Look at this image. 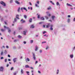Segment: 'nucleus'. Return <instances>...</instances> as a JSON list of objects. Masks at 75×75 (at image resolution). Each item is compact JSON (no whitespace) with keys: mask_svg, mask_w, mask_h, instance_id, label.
Returning a JSON list of instances; mask_svg holds the SVG:
<instances>
[{"mask_svg":"<svg viewBox=\"0 0 75 75\" xmlns=\"http://www.w3.org/2000/svg\"><path fill=\"white\" fill-rule=\"evenodd\" d=\"M52 18L53 20H54V18H55V16H52Z\"/></svg>","mask_w":75,"mask_h":75,"instance_id":"obj_13","label":"nucleus"},{"mask_svg":"<svg viewBox=\"0 0 75 75\" xmlns=\"http://www.w3.org/2000/svg\"><path fill=\"white\" fill-rule=\"evenodd\" d=\"M73 21H75V18H74L73 19Z\"/></svg>","mask_w":75,"mask_h":75,"instance_id":"obj_59","label":"nucleus"},{"mask_svg":"<svg viewBox=\"0 0 75 75\" xmlns=\"http://www.w3.org/2000/svg\"><path fill=\"white\" fill-rule=\"evenodd\" d=\"M38 72L39 74H41V72L40 71H38Z\"/></svg>","mask_w":75,"mask_h":75,"instance_id":"obj_47","label":"nucleus"},{"mask_svg":"<svg viewBox=\"0 0 75 75\" xmlns=\"http://www.w3.org/2000/svg\"><path fill=\"white\" fill-rule=\"evenodd\" d=\"M16 21H17V19L15 18L14 19V22H16Z\"/></svg>","mask_w":75,"mask_h":75,"instance_id":"obj_40","label":"nucleus"},{"mask_svg":"<svg viewBox=\"0 0 75 75\" xmlns=\"http://www.w3.org/2000/svg\"><path fill=\"white\" fill-rule=\"evenodd\" d=\"M35 51H37V50H38V47H37V46H36L35 47Z\"/></svg>","mask_w":75,"mask_h":75,"instance_id":"obj_10","label":"nucleus"},{"mask_svg":"<svg viewBox=\"0 0 75 75\" xmlns=\"http://www.w3.org/2000/svg\"><path fill=\"white\" fill-rule=\"evenodd\" d=\"M4 28H7V27H6V26H4Z\"/></svg>","mask_w":75,"mask_h":75,"instance_id":"obj_64","label":"nucleus"},{"mask_svg":"<svg viewBox=\"0 0 75 75\" xmlns=\"http://www.w3.org/2000/svg\"><path fill=\"white\" fill-rule=\"evenodd\" d=\"M29 66L28 65H26L25 66V68H29Z\"/></svg>","mask_w":75,"mask_h":75,"instance_id":"obj_15","label":"nucleus"},{"mask_svg":"<svg viewBox=\"0 0 75 75\" xmlns=\"http://www.w3.org/2000/svg\"><path fill=\"white\" fill-rule=\"evenodd\" d=\"M29 4L30 5V6H32V4H31V3L30 2H29Z\"/></svg>","mask_w":75,"mask_h":75,"instance_id":"obj_41","label":"nucleus"},{"mask_svg":"<svg viewBox=\"0 0 75 75\" xmlns=\"http://www.w3.org/2000/svg\"><path fill=\"white\" fill-rule=\"evenodd\" d=\"M43 43H46V42H42V44H43Z\"/></svg>","mask_w":75,"mask_h":75,"instance_id":"obj_48","label":"nucleus"},{"mask_svg":"<svg viewBox=\"0 0 75 75\" xmlns=\"http://www.w3.org/2000/svg\"><path fill=\"white\" fill-rule=\"evenodd\" d=\"M67 6H70L71 7L72 6L70 4H69L68 3L67 4Z\"/></svg>","mask_w":75,"mask_h":75,"instance_id":"obj_8","label":"nucleus"},{"mask_svg":"<svg viewBox=\"0 0 75 75\" xmlns=\"http://www.w3.org/2000/svg\"><path fill=\"white\" fill-rule=\"evenodd\" d=\"M7 59H5V62H7Z\"/></svg>","mask_w":75,"mask_h":75,"instance_id":"obj_36","label":"nucleus"},{"mask_svg":"<svg viewBox=\"0 0 75 75\" xmlns=\"http://www.w3.org/2000/svg\"><path fill=\"white\" fill-rule=\"evenodd\" d=\"M13 61L14 62H15L16 61V58H14L13 59Z\"/></svg>","mask_w":75,"mask_h":75,"instance_id":"obj_18","label":"nucleus"},{"mask_svg":"<svg viewBox=\"0 0 75 75\" xmlns=\"http://www.w3.org/2000/svg\"><path fill=\"white\" fill-rule=\"evenodd\" d=\"M40 52H42V50H40Z\"/></svg>","mask_w":75,"mask_h":75,"instance_id":"obj_60","label":"nucleus"},{"mask_svg":"<svg viewBox=\"0 0 75 75\" xmlns=\"http://www.w3.org/2000/svg\"><path fill=\"white\" fill-rule=\"evenodd\" d=\"M29 21L30 23H31L32 22V18H30L29 19Z\"/></svg>","mask_w":75,"mask_h":75,"instance_id":"obj_14","label":"nucleus"},{"mask_svg":"<svg viewBox=\"0 0 75 75\" xmlns=\"http://www.w3.org/2000/svg\"><path fill=\"white\" fill-rule=\"evenodd\" d=\"M68 17H71V16L70 15H68Z\"/></svg>","mask_w":75,"mask_h":75,"instance_id":"obj_55","label":"nucleus"},{"mask_svg":"<svg viewBox=\"0 0 75 75\" xmlns=\"http://www.w3.org/2000/svg\"><path fill=\"white\" fill-rule=\"evenodd\" d=\"M3 52H2L1 53V55H3Z\"/></svg>","mask_w":75,"mask_h":75,"instance_id":"obj_35","label":"nucleus"},{"mask_svg":"<svg viewBox=\"0 0 75 75\" xmlns=\"http://www.w3.org/2000/svg\"><path fill=\"white\" fill-rule=\"evenodd\" d=\"M30 28H34V25H32L30 27Z\"/></svg>","mask_w":75,"mask_h":75,"instance_id":"obj_16","label":"nucleus"},{"mask_svg":"<svg viewBox=\"0 0 75 75\" xmlns=\"http://www.w3.org/2000/svg\"><path fill=\"white\" fill-rule=\"evenodd\" d=\"M48 47H47L46 48V50H47L48 49Z\"/></svg>","mask_w":75,"mask_h":75,"instance_id":"obj_61","label":"nucleus"},{"mask_svg":"<svg viewBox=\"0 0 75 75\" xmlns=\"http://www.w3.org/2000/svg\"><path fill=\"white\" fill-rule=\"evenodd\" d=\"M26 72L27 74H29V71H26Z\"/></svg>","mask_w":75,"mask_h":75,"instance_id":"obj_43","label":"nucleus"},{"mask_svg":"<svg viewBox=\"0 0 75 75\" xmlns=\"http://www.w3.org/2000/svg\"><path fill=\"white\" fill-rule=\"evenodd\" d=\"M70 57L71 58H72L74 57V55L73 54H71L70 55Z\"/></svg>","mask_w":75,"mask_h":75,"instance_id":"obj_9","label":"nucleus"},{"mask_svg":"<svg viewBox=\"0 0 75 75\" xmlns=\"http://www.w3.org/2000/svg\"><path fill=\"white\" fill-rule=\"evenodd\" d=\"M7 29H8V33H10L11 32V30H10V29L8 27H7Z\"/></svg>","mask_w":75,"mask_h":75,"instance_id":"obj_5","label":"nucleus"},{"mask_svg":"<svg viewBox=\"0 0 75 75\" xmlns=\"http://www.w3.org/2000/svg\"><path fill=\"white\" fill-rule=\"evenodd\" d=\"M6 48H8V46H6Z\"/></svg>","mask_w":75,"mask_h":75,"instance_id":"obj_51","label":"nucleus"},{"mask_svg":"<svg viewBox=\"0 0 75 75\" xmlns=\"http://www.w3.org/2000/svg\"><path fill=\"white\" fill-rule=\"evenodd\" d=\"M21 74L23 73V69H21Z\"/></svg>","mask_w":75,"mask_h":75,"instance_id":"obj_34","label":"nucleus"},{"mask_svg":"<svg viewBox=\"0 0 75 75\" xmlns=\"http://www.w3.org/2000/svg\"><path fill=\"white\" fill-rule=\"evenodd\" d=\"M23 8H21V10L22 11H23Z\"/></svg>","mask_w":75,"mask_h":75,"instance_id":"obj_49","label":"nucleus"},{"mask_svg":"<svg viewBox=\"0 0 75 75\" xmlns=\"http://www.w3.org/2000/svg\"><path fill=\"white\" fill-rule=\"evenodd\" d=\"M18 38H21L22 37H21V36H20V35H19L18 36Z\"/></svg>","mask_w":75,"mask_h":75,"instance_id":"obj_26","label":"nucleus"},{"mask_svg":"<svg viewBox=\"0 0 75 75\" xmlns=\"http://www.w3.org/2000/svg\"><path fill=\"white\" fill-rule=\"evenodd\" d=\"M50 2L51 3H52V4H53V5H54V3L53 2H52V1H50Z\"/></svg>","mask_w":75,"mask_h":75,"instance_id":"obj_12","label":"nucleus"},{"mask_svg":"<svg viewBox=\"0 0 75 75\" xmlns=\"http://www.w3.org/2000/svg\"><path fill=\"white\" fill-rule=\"evenodd\" d=\"M15 34H16V32H14L13 33V34L14 35H15Z\"/></svg>","mask_w":75,"mask_h":75,"instance_id":"obj_53","label":"nucleus"},{"mask_svg":"<svg viewBox=\"0 0 75 75\" xmlns=\"http://www.w3.org/2000/svg\"><path fill=\"white\" fill-rule=\"evenodd\" d=\"M24 17L25 18H27V16L26 15H24Z\"/></svg>","mask_w":75,"mask_h":75,"instance_id":"obj_27","label":"nucleus"},{"mask_svg":"<svg viewBox=\"0 0 75 75\" xmlns=\"http://www.w3.org/2000/svg\"><path fill=\"white\" fill-rule=\"evenodd\" d=\"M33 42V40H31L30 41V43H32Z\"/></svg>","mask_w":75,"mask_h":75,"instance_id":"obj_37","label":"nucleus"},{"mask_svg":"<svg viewBox=\"0 0 75 75\" xmlns=\"http://www.w3.org/2000/svg\"><path fill=\"white\" fill-rule=\"evenodd\" d=\"M38 63V62L37 61H36L35 62V64H37Z\"/></svg>","mask_w":75,"mask_h":75,"instance_id":"obj_50","label":"nucleus"},{"mask_svg":"<svg viewBox=\"0 0 75 75\" xmlns=\"http://www.w3.org/2000/svg\"><path fill=\"white\" fill-rule=\"evenodd\" d=\"M0 3L1 4L3 5V6H6V4L4 3V2H3V1L1 2Z\"/></svg>","mask_w":75,"mask_h":75,"instance_id":"obj_1","label":"nucleus"},{"mask_svg":"<svg viewBox=\"0 0 75 75\" xmlns=\"http://www.w3.org/2000/svg\"><path fill=\"white\" fill-rule=\"evenodd\" d=\"M1 59H3V57H1Z\"/></svg>","mask_w":75,"mask_h":75,"instance_id":"obj_58","label":"nucleus"},{"mask_svg":"<svg viewBox=\"0 0 75 75\" xmlns=\"http://www.w3.org/2000/svg\"><path fill=\"white\" fill-rule=\"evenodd\" d=\"M37 4H39L40 3V2L39 1H37Z\"/></svg>","mask_w":75,"mask_h":75,"instance_id":"obj_28","label":"nucleus"},{"mask_svg":"<svg viewBox=\"0 0 75 75\" xmlns=\"http://www.w3.org/2000/svg\"><path fill=\"white\" fill-rule=\"evenodd\" d=\"M33 57L34 58V59L35 60V54H33Z\"/></svg>","mask_w":75,"mask_h":75,"instance_id":"obj_6","label":"nucleus"},{"mask_svg":"<svg viewBox=\"0 0 75 75\" xmlns=\"http://www.w3.org/2000/svg\"><path fill=\"white\" fill-rule=\"evenodd\" d=\"M9 66V65L8 64H7L6 67H8Z\"/></svg>","mask_w":75,"mask_h":75,"instance_id":"obj_56","label":"nucleus"},{"mask_svg":"<svg viewBox=\"0 0 75 75\" xmlns=\"http://www.w3.org/2000/svg\"><path fill=\"white\" fill-rule=\"evenodd\" d=\"M70 22V19H68L67 20V22L68 23H69Z\"/></svg>","mask_w":75,"mask_h":75,"instance_id":"obj_23","label":"nucleus"},{"mask_svg":"<svg viewBox=\"0 0 75 75\" xmlns=\"http://www.w3.org/2000/svg\"><path fill=\"white\" fill-rule=\"evenodd\" d=\"M13 67H12L11 69V71H12V70H13Z\"/></svg>","mask_w":75,"mask_h":75,"instance_id":"obj_38","label":"nucleus"},{"mask_svg":"<svg viewBox=\"0 0 75 75\" xmlns=\"http://www.w3.org/2000/svg\"><path fill=\"white\" fill-rule=\"evenodd\" d=\"M23 9H24V10H26V11H27V9H26V8H23Z\"/></svg>","mask_w":75,"mask_h":75,"instance_id":"obj_21","label":"nucleus"},{"mask_svg":"<svg viewBox=\"0 0 75 75\" xmlns=\"http://www.w3.org/2000/svg\"><path fill=\"white\" fill-rule=\"evenodd\" d=\"M8 57H9V58H10V57H11L10 55H9V54L8 55Z\"/></svg>","mask_w":75,"mask_h":75,"instance_id":"obj_45","label":"nucleus"},{"mask_svg":"<svg viewBox=\"0 0 75 75\" xmlns=\"http://www.w3.org/2000/svg\"><path fill=\"white\" fill-rule=\"evenodd\" d=\"M14 42H17L16 40H15L14 41Z\"/></svg>","mask_w":75,"mask_h":75,"instance_id":"obj_62","label":"nucleus"},{"mask_svg":"<svg viewBox=\"0 0 75 75\" xmlns=\"http://www.w3.org/2000/svg\"><path fill=\"white\" fill-rule=\"evenodd\" d=\"M50 27V23H48L47 25H46V28H48Z\"/></svg>","mask_w":75,"mask_h":75,"instance_id":"obj_3","label":"nucleus"},{"mask_svg":"<svg viewBox=\"0 0 75 75\" xmlns=\"http://www.w3.org/2000/svg\"><path fill=\"white\" fill-rule=\"evenodd\" d=\"M35 6L36 7H39V6H38V5L37 4H35Z\"/></svg>","mask_w":75,"mask_h":75,"instance_id":"obj_24","label":"nucleus"},{"mask_svg":"<svg viewBox=\"0 0 75 75\" xmlns=\"http://www.w3.org/2000/svg\"><path fill=\"white\" fill-rule=\"evenodd\" d=\"M15 2L16 4H20V2H19L17 1H15Z\"/></svg>","mask_w":75,"mask_h":75,"instance_id":"obj_4","label":"nucleus"},{"mask_svg":"<svg viewBox=\"0 0 75 75\" xmlns=\"http://www.w3.org/2000/svg\"><path fill=\"white\" fill-rule=\"evenodd\" d=\"M45 18L46 19H48V17L47 16H45Z\"/></svg>","mask_w":75,"mask_h":75,"instance_id":"obj_31","label":"nucleus"},{"mask_svg":"<svg viewBox=\"0 0 75 75\" xmlns=\"http://www.w3.org/2000/svg\"><path fill=\"white\" fill-rule=\"evenodd\" d=\"M40 18L41 20H45V19L43 17H41Z\"/></svg>","mask_w":75,"mask_h":75,"instance_id":"obj_19","label":"nucleus"},{"mask_svg":"<svg viewBox=\"0 0 75 75\" xmlns=\"http://www.w3.org/2000/svg\"><path fill=\"white\" fill-rule=\"evenodd\" d=\"M59 73V70H57V74H58Z\"/></svg>","mask_w":75,"mask_h":75,"instance_id":"obj_25","label":"nucleus"},{"mask_svg":"<svg viewBox=\"0 0 75 75\" xmlns=\"http://www.w3.org/2000/svg\"><path fill=\"white\" fill-rule=\"evenodd\" d=\"M1 31L4 32L5 31V30L3 29H1Z\"/></svg>","mask_w":75,"mask_h":75,"instance_id":"obj_20","label":"nucleus"},{"mask_svg":"<svg viewBox=\"0 0 75 75\" xmlns=\"http://www.w3.org/2000/svg\"><path fill=\"white\" fill-rule=\"evenodd\" d=\"M25 61L26 62H27L28 61H30V59L28 58H27L26 59H25Z\"/></svg>","mask_w":75,"mask_h":75,"instance_id":"obj_7","label":"nucleus"},{"mask_svg":"<svg viewBox=\"0 0 75 75\" xmlns=\"http://www.w3.org/2000/svg\"><path fill=\"white\" fill-rule=\"evenodd\" d=\"M23 33H24V34L25 35V34H26V32H25L24 31H23Z\"/></svg>","mask_w":75,"mask_h":75,"instance_id":"obj_39","label":"nucleus"},{"mask_svg":"<svg viewBox=\"0 0 75 75\" xmlns=\"http://www.w3.org/2000/svg\"><path fill=\"white\" fill-rule=\"evenodd\" d=\"M51 27H53V25H51Z\"/></svg>","mask_w":75,"mask_h":75,"instance_id":"obj_57","label":"nucleus"},{"mask_svg":"<svg viewBox=\"0 0 75 75\" xmlns=\"http://www.w3.org/2000/svg\"><path fill=\"white\" fill-rule=\"evenodd\" d=\"M4 53L5 54H7V51H6V50H5Z\"/></svg>","mask_w":75,"mask_h":75,"instance_id":"obj_22","label":"nucleus"},{"mask_svg":"<svg viewBox=\"0 0 75 75\" xmlns=\"http://www.w3.org/2000/svg\"><path fill=\"white\" fill-rule=\"evenodd\" d=\"M50 30H53V28H52V27H51L50 28Z\"/></svg>","mask_w":75,"mask_h":75,"instance_id":"obj_30","label":"nucleus"},{"mask_svg":"<svg viewBox=\"0 0 75 75\" xmlns=\"http://www.w3.org/2000/svg\"><path fill=\"white\" fill-rule=\"evenodd\" d=\"M3 71V67H0V71Z\"/></svg>","mask_w":75,"mask_h":75,"instance_id":"obj_2","label":"nucleus"},{"mask_svg":"<svg viewBox=\"0 0 75 75\" xmlns=\"http://www.w3.org/2000/svg\"><path fill=\"white\" fill-rule=\"evenodd\" d=\"M5 23V24H6V25H7V23H6V21L4 22Z\"/></svg>","mask_w":75,"mask_h":75,"instance_id":"obj_52","label":"nucleus"},{"mask_svg":"<svg viewBox=\"0 0 75 75\" xmlns=\"http://www.w3.org/2000/svg\"><path fill=\"white\" fill-rule=\"evenodd\" d=\"M40 15H38V18H40Z\"/></svg>","mask_w":75,"mask_h":75,"instance_id":"obj_32","label":"nucleus"},{"mask_svg":"<svg viewBox=\"0 0 75 75\" xmlns=\"http://www.w3.org/2000/svg\"><path fill=\"white\" fill-rule=\"evenodd\" d=\"M47 10H51V7L50 6L49 7L47 8Z\"/></svg>","mask_w":75,"mask_h":75,"instance_id":"obj_17","label":"nucleus"},{"mask_svg":"<svg viewBox=\"0 0 75 75\" xmlns=\"http://www.w3.org/2000/svg\"><path fill=\"white\" fill-rule=\"evenodd\" d=\"M42 22H40V23H39L40 24H42Z\"/></svg>","mask_w":75,"mask_h":75,"instance_id":"obj_54","label":"nucleus"},{"mask_svg":"<svg viewBox=\"0 0 75 75\" xmlns=\"http://www.w3.org/2000/svg\"><path fill=\"white\" fill-rule=\"evenodd\" d=\"M16 72L14 73H13V75H16Z\"/></svg>","mask_w":75,"mask_h":75,"instance_id":"obj_46","label":"nucleus"},{"mask_svg":"<svg viewBox=\"0 0 75 75\" xmlns=\"http://www.w3.org/2000/svg\"><path fill=\"white\" fill-rule=\"evenodd\" d=\"M48 16L49 17H50L51 16V14H49Z\"/></svg>","mask_w":75,"mask_h":75,"instance_id":"obj_44","label":"nucleus"},{"mask_svg":"<svg viewBox=\"0 0 75 75\" xmlns=\"http://www.w3.org/2000/svg\"><path fill=\"white\" fill-rule=\"evenodd\" d=\"M20 7H19V8H18V12H19L20 11Z\"/></svg>","mask_w":75,"mask_h":75,"instance_id":"obj_29","label":"nucleus"},{"mask_svg":"<svg viewBox=\"0 0 75 75\" xmlns=\"http://www.w3.org/2000/svg\"><path fill=\"white\" fill-rule=\"evenodd\" d=\"M18 17H19V15H16V18H18V19H19V18Z\"/></svg>","mask_w":75,"mask_h":75,"instance_id":"obj_11","label":"nucleus"},{"mask_svg":"<svg viewBox=\"0 0 75 75\" xmlns=\"http://www.w3.org/2000/svg\"><path fill=\"white\" fill-rule=\"evenodd\" d=\"M22 23H25V21H23L22 22Z\"/></svg>","mask_w":75,"mask_h":75,"instance_id":"obj_63","label":"nucleus"},{"mask_svg":"<svg viewBox=\"0 0 75 75\" xmlns=\"http://www.w3.org/2000/svg\"><path fill=\"white\" fill-rule=\"evenodd\" d=\"M59 3L58 2H57V6H58V5H59Z\"/></svg>","mask_w":75,"mask_h":75,"instance_id":"obj_33","label":"nucleus"},{"mask_svg":"<svg viewBox=\"0 0 75 75\" xmlns=\"http://www.w3.org/2000/svg\"><path fill=\"white\" fill-rule=\"evenodd\" d=\"M47 33V32H45V31L44 32H43V34H45V33Z\"/></svg>","mask_w":75,"mask_h":75,"instance_id":"obj_42","label":"nucleus"}]
</instances>
